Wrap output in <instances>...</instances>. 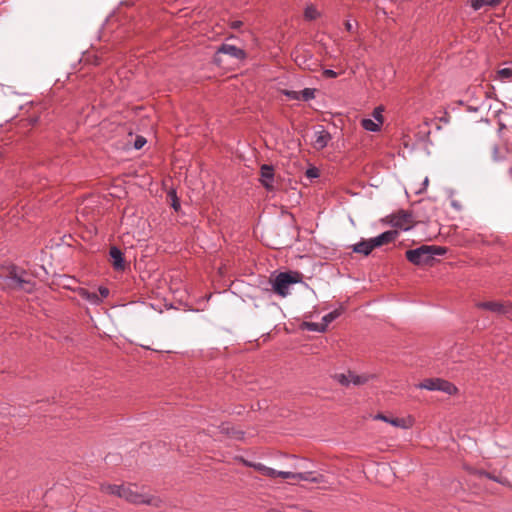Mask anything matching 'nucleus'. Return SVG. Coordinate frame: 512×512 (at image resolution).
I'll return each instance as SVG.
<instances>
[{
  "label": "nucleus",
  "mask_w": 512,
  "mask_h": 512,
  "mask_svg": "<svg viewBox=\"0 0 512 512\" xmlns=\"http://www.w3.org/2000/svg\"><path fill=\"white\" fill-rule=\"evenodd\" d=\"M446 249L434 245H422L418 248L407 250L406 258L417 266L431 265L436 256L444 255Z\"/></svg>",
  "instance_id": "obj_1"
},
{
  "label": "nucleus",
  "mask_w": 512,
  "mask_h": 512,
  "mask_svg": "<svg viewBox=\"0 0 512 512\" xmlns=\"http://www.w3.org/2000/svg\"><path fill=\"white\" fill-rule=\"evenodd\" d=\"M298 282V273L281 272L272 280V288L279 296L286 297L290 293V285Z\"/></svg>",
  "instance_id": "obj_2"
},
{
  "label": "nucleus",
  "mask_w": 512,
  "mask_h": 512,
  "mask_svg": "<svg viewBox=\"0 0 512 512\" xmlns=\"http://www.w3.org/2000/svg\"><path fill=\"white\" fill-rule=\"evenodd\" d=\"M122 499L133 503V504H147L157 506L159 500L150 494H147L143 491H139L137 486L129 485L125 486L124 493L122 494Z\"/></svg>",
  "instance_id": "obj_3"
},
{
  "label": "nucleus",
  "mask_w": 512,
  "mask_h": 512,
  "mask_svg": "<svg viewBox=\"0 0 512 512\" xmlns=\"http://www.w3.org/2000/svg\"><path fill=\"white\" fill-rule=\"evenodd\" d=\"M416 387L428 391H441L448 395H454L458 392L457 387L453 383L441 378L425 379L417 384Z\"/></svg>",
  "instance_id": "obj_4"
},
{
  "label": "nucleus",
  "mask_w": 512,
  "mask_h": 512,
  "mask_svg": "<svg viewBox=\"0 0 512 512\" xmlns=\"http://www.w3.org/2000/svg\"><path fill=\"white\" fill-rule=\"evenodd\" d=\"M294 62L298 67L304 70H315L318 66L317 60L314 59L310 50L298 47L292 52Z\"/></svg>",
  "instance_id": "obj_5"
},
{
  "label": "nucleus",
  "mask_w": 512,
  "mask_h": 512,
  "mask_svg": "<svg viewBox=\"0 0 512 512\" xmlns=\"http://www.w3.org/2000/svg\"><path fill=\"white\" fill-rule=\"evenodd\" d=\"M374 376L372 374H357L353 371L335 375V379L343 386H360L369 382Z\"/></svg>",
  "instance_id": "obj_6"
},
{
  "label": "nucleus",
  "mask_w": 512,
  "mask_h": 512,
  "mask_svg": "<svg viewBox=\"0 0 512 512\" xmlns=\"http://www.w3.org/2000/svg\"><path fill=\"white\" fill-rule=\"evenodd\" d=\"M276 477H281L283 479H297L300 481H308L312 483H323L324 476L315 472H301V473H293L289 471H278L276 470Z\"/></svg>",
  "instance_id": "obj_7"
},
{
  "label": "nucleus",
  "mask_w": 512,
  "mask_h": 512,
  "mask_svg": "<svg viewBox=\"0 0 512 512\" xmlns=\"http://www.w3.org/2000/svg\"><path fill=\"white\" fill-rule=\"evenodd\" d=\"M391 225L399 230L408 231L414 225L413 216L407 212H399L391 216Z\"/></svg>",
  "instance_id": "obj_8"
},
{
  "label": "nucleus",
  "mask_w": 512,
  "mask_h": 512,
  "mask_svg": "<svg viewBox=\"0 0 512 512\" xmlns=\"http://www.w3.org/2000/svg\"><path fill=\"white\" fill-rule=\"evenodd\" d=\"M331 140V135L322 126L314 132L312 144L314 148L321 150L324 149Z\"/></svg>",
  "instance_id": "obj_9"
},
{
  "label": "nucleus",
  "mask_w": 512,
  "mask_h": 512,
  "mask_svg": "<svg viewBox=\"0 0 512 512\" xmlns=\"http://www.w3.org/2000/svg\"><path fill=\"white\" fill-rule=\"evenodd\" d=\"M217 53L229 55L235 59L242 60L246 57L243 49H240L232 44L223 43L217 50Z\"/></svg>",
  "instance_id": "obj_10"
},
{
  "label": "nucleus",
  "mask_w": 512,
  "mask_h": 512,
  "mask_svg": "<svg viewBox=\"0 0 512 512\" xmlns=\"http://www.w3.org/2000/svg\"><path fill=\"white\" fill-rule=\"evenodd\" d=\"M480 309L489 310L491 312L497 313V314H506L509 311V307L505 306L504 304L500 302H494V301H487V302H479L476 305Z\"/></svg>",
  "instance_id": "obj_11"
},
{
  "label": "nucleus",
  "mask_w": 512,
  "mask_h": 512,
  "mask_svg": "<svg viewBox=\"0 0 512 512\" xmlns=\"http://www.w3.org/2000/svg\"><path fill=\"white\" fill-rule=\"evenodd\" d=\"M398 232L396 230H389L371 238L374 247H380L384 244L390 243L396 239Z\"/></svg>",
  "instance_id": "obj_12"
},
{
  "label": "nucleus",
  "mask_w": 512,
  "mask_h": 512,
  "mask_svg": "<svg viewBox=\"0 0 512 512\" xmlns=\"http://www.w3.org/2000/svg\"><path fill=\"white\" fill-rule=\"evenodd\" d=\"M109 255L111 257L112 265L115 270H124L125 268V261L123 257L122 251L116 247L113 246L110 248Z\"/></svg>",
  "instance_id": "obj_13"
},
{
  "label": "nucleus",
  "mask_w": 512,
  "mask_h": 512,
  "mask_svg": "<svg viewBox=\"0 0 512 512\" xmlns=\"http://www.w3.org/2000/svg\"><path fill=\"white\" fill-rule=\"evenodd\" d=\"M352 251L355 253L362 254L364 256H368L373 249L375 248L373 242L370 239H362L360 242L353 244L351 246Z\"/></svg>",
  "instance_id": "obj_14"
},
{
  "label": "nucleus",
  "mask_w": 512,
  "mask_h": 512,
  "mask_svg": "<svg viewBox=\"0 0 512 512\" xmlns=\"http://www.w3.org/2000/svg\"><path fill=\"white\" fill-rule=\"evenodd\" d=\"M274 180V169L272 166L263 165L261 167V183L267 189H271Z\"/></svg>",
  "instance_id": "obj_15"
},
{
  "label": "nucleus",
  "mask_w": 512,
  "mask_h": 512,
  "mask_svg": "<svg viewBox=\"0 0 512 512\" xmlns=\"http://www.w3.org/2000/svg\"><path fill=\"white\" fill-rule=\"evenodd\" d=\"M78 294L91 305H99L101 303V297H98V293L96 291H89L88 289L80 288Z\"/></svg>",
  "instance_id": "obj_16"
},
{
  "label": "nucleus",
  "mask_w": 512,
  "mask_h": 512,
  "mask_svg": "<svg viewBox=\"0 0 512 512\" xmlns=\"http://www.w3.org/2000/svg\"><path fill=\"white\" fill-rule=\"evenodd\" d=\"M375 419L382 420L386 423L391 424L392 426L407 429L409 427L407 421L404 418H390L383 414H377Z\"/></svg>",
  "instance_id": "obj_17"
},
{
  "label": "nucleus",
  "mask_w": 512,
  "mask_h": 512,
  "mask_svg": "<svg viewBox=\"0 0 512 512\" xmlns=\"http://www.w3.org/2000/svg\"><path fill=\"white\" fill-rule=\"evenodd\" d=\"M11 280L16 287L24 289L26 292L29 293L33 291L34 285L29 280L24 279L21 275L13 274L11 276Z\"/></svg>",
  "instance_id": "obj_18"
},
{
  "label": "nucleus",
  "mask_w": 512,
  "mask_h": 512,
  "mask_svg": "<svg viewBox=\"0 0 512 512\" xmlns=\"http://www.w3.org/2000/svg\"><path fill=\"white\" fill-rule=\"evenodd\" d=\"M124 489H125L124 485H115V484H102L101 485L102 492H104L106 494L117 496L119 498L123 497L122 494L124 493Z\"/></svg>",
  "instance_id": "obj_19"
},
{
  "label": "nucleus",
  "mask_w": 512,
  "mask_h": 512,
  "mask_svg": "<svg viewBox=\"0 0 512 512\" xmlns=\"http://www.w3.org/2000/svg\"><path fill=\"white\" fill-rule=\"evenodd\" d=\"M248 465L253 467L264 476L276 478V470L273 468L267 467L262 463H249Z\"/></svg>",
  "instance_id": "obj_20"
},
{
  "label": "nucleus",
  "mask_w": 512,
  "mask_h": 512,
  "mask_svg": "<svg viewBox=\"0 0 512 512\" xmlns=\"http://www.w3.org/2000/svg\"><path fill=\"white\" fill-rule=\"evenodd\" d=\"M500 0H470V5L474 11L482 9L484 6H496Z\"/></svg>",
  "instance_id": "obj_21"
},
{
  "label": "nucleus",
  "mask_w": 512,
  "mask_h": 512,
  "mask_svg": "<svg viewBox=\"0 0 512 512\" xmlns=\"http://www.w3.org/2000/svg\"><path fill=\"white\" fill-rule=\"evenodd\" d=\"M361 125L366 131H370V132H377L380 130V127H381L380 123H378L374 119H368V118L363 119L361 121Z\"/></svg>",
  "instance_id": "obj_22"
},
{
  "label": "nucleus",
  "mask_w": 512,
  "mask_h": 512,
  "mask_svg": "<svg viewBox=\"0 0 512 512\" xmlns=\"http://www.w3.org/2000/svg\"><path fill=\"white\" fill-rule=\"evenodd\" d=\"M305 327L307 330L312 332H325L326 331V324L325 323H316V322H306Z\"/></svg>",
  "instance_id": "obj_23"
},
{
  "label": "nucleus",
  "mask_w": 512,
  "mask_h": 512,
  "mask_svg": "<svg viewBox=\"0 0 512 512\" xmlns=\"http://www.w3.org/2000/svg\"><path fill=\"white\" fill-rule=\"evenodd\" d=\"M512 78V68H502L497 71L496 80L505 82Z\"/></svg>",
  "instance_id": "obj_24"
},
{
  "label": "nucleus",
  "mask_w": 512,
  "mask_h": 512,
  "mask_svg": "<svg viewBox=\"0 0 512 512\" xmlns=\"http://www.w3.org/2000/svg\"><path fill=\"white\" fill-rule=\"evenodd\" d=\"M340 316V311L339 310H334V311H331L327 314H325L323 317H322V323H325L326 324V328L328 327V325L334 321L335 319H337L338 317Z\"/></svg>",
  "instance_id": "obj_25"
},
{
  "label": "nucleus",
  "mask_w": 512,
  "mask_h": 512,
  "mask_svg": "<svg viewBox=\"0 0 512 512\" xmlns=\"http://www.w3.org/2000/svg\"><path fill=\"white\" fill-rule=\"evenodd\" d=\"M301 93V99L304 101H310L315 98L316 89L315 88H304Z\"/></svg>",
  "instance_id": "obj_26"
},
{
  "label": "nucleus",
  "mask_w": 512,
  "mask_h": 512,
  "mask_svg": "<svg viewBox=\"0 0 512 512\" xmlns=\"http://www.w3.org/2000/svg\"><path fill=\"white\" fill-rule=\"evenodd\" d=\"M304 15L307 20H314L319 16V12L314 6L310 5L306 7Z\"/></svg>",
  "instance_id": "obj_27"
},
{
  "label": "nucleus",
  "mask_w": 512,
  "mask_h": 512,
  "mask_svg": "<svg viewBox=\"0 0 512 512\" xmlns=\"http://www.w3.org/2000/svg\"><path fill=\"white\" fill-rule=\"evenodd\" d=\"M383 111H384L383 107L378 106L373 110V113H372L374 120L377 121L378 123H380L381 125L383 124V121H384Z\"/></svg>",
  "instance_id": "obj_28"
},
{
  "label": "nucleus",
  "mask_w": 512,
  "mask_h": 512,
  "mask_svg": "<svg viewBox=\"0 0 512 512\" xmlns=\"http://www.w3.org/2000/svg\"><path fill=\"white\" fill-rule=\"evenodd\" d=\"M169 197L171 198V201H172V207L175 211H178L180 209V202L178 201V198L176 196V193L175 191H171L169 192Z\"/></svg>",
  "instance_id": "obj_29"
},
{
  "label": "nucleus",
  "mask_w": 512,
  "mask_h": 512,
  "mask_svg": "<svg viewBox=\"0 0 512 512\" xmlns=\"http://www.w3.org/2000/svg\"><path fill=\"white\" fill-rule=\"evenodd\" d=\"M285 95L291 99V100H300L301 99V93L300 91H294V90H290V91H285Z\"/></svg>",
  "instance_id": "obj_30"
},
{
  "label": "nucleus",
  "mask_w": 512,
  "mask_h": 512,
  "mask_svg": "<svg viewBox=\"0 0 512 512\" xmlns=\"http://www.w3.org/2000/svg\"><path fill=\"white\" fill-rule=\"evenodd\" d=\"M98 297H101V302L103 301V299H105L106 297H108L109 295V289L104 287V286H100L98 288Z\"/></svg>",
  "instance_id": "obj_31"
},
{
  "label": "nucleus",
  "mask_w": 512,
  "mask_h": 512,
  "mask_svg": "<svg viewBox=\"0 0 512 512\" xmlns=\"http://www.w3.org/2000/svg\"><path fill=\"white\" fill-rule=\"evenodd\" d=\"M485 476L495 482H498L502 485H508L509 484V481L507 479H500L498 477H495V476H492L491 474L489 473H485Z\"/></svg>",
  "instance_id": "obj_32"
},
{
  "label": "nucleus",
  "mask_w": 512,
  "mask_h": 512,
  "mask_svg": "<svg viewBox=\"0 0 512 512\" xmlns=\"http://www.w3.org/2000/svg\"><path fill=\"white\" fill-rule=\"evenodd\" d=\"M146 144V139L144 137H137L134 142L135 149H141Z\"/></svg>",
  "instance_id": "obj_33"
},
{
  "label": "nucleus",
  "mask_w": 512,
  "mask_h": 512,
  "mask_svg": "<svg viewBox=\"0 0 512 512\" xmlns=\"http://www.w3.org/2000/svg\"><path fill=\"white\" fill-rule=\"evenodd\" d=\"M306 175L308 178H317L319 176V172L317 168H309L306 171Z\"/></svg>",
  "instance_id": "obj_34"
},
{
  "label": "nucleus",
  "mask_w": 512,
  "mask_h": 512,
  "mask_svg": "<svg viewBox=\"0 0 512 512\" xmlns=\"http://www.w3.org/2000/svg\"><path fill=\"white\" fill-rule=\"evenodd\" d=\"M323 75L327 78H336L338 76L337 72L332 69H325Z\"/></svg>",
  "instance_id": "obj_35"
},
{
  "label": "nucleus",
  "mask_w": 512,
  "mask_h": 512,
  "mask_svg": "<svg viewBox=\"0 0 512 512\" xmlns=\"http://www.w3.org/2000/svg\"><path fill=\"white\" fill-rule=\"evenodd\" d=\"M382 471L383 473H391V468L387 465H382L378 468V472Z\"/></svg>",
  "instance_id": "obj_36"
},
{
  "label": "nucleus",
  "mask_w": 512,
  "mask_h": 512,
  "mask_svg": "<svg viewBox=\"0 0 512 512\" xmlns=\"http://www.w3.org/2000/svg\"><path fill=\"white\" fill-rule=\"evenodd\" d=\"M345 28L348 30V31H353L354 30V25L352 24L351 21H346L345 23Z\"/></svg>",
  "instance_id": "obj_37"
},
{
  "label": "nucleus",
  "mask_w": 512,
  "mask_h": 512,
  "mask_svg": "<svg viewBox=\"0 0 512 512\" xmlns=\"http://www.w3.org/2000/svg\"><path fill=\"white\" fill-rule=\"evenodd\" d=\"M241 24H242L241 21H234V22H232V28L237 29L241 26Z\"/></svg>",
  "instance_id": "obj_38"
},
{
  "label": "nucleus",
  "mask_w": 512,
  "mask_h": 512,
  "mask_svg": "<svg viewBox=\"0 0 512 512\" xmlns=\"http://www.w3.org/2000/svg\"><path fill=\"white\" fill-rule=\"evenodd\" d=\"M428 183H429V179H428V177H426L423 181V186L426 188L428 186Z\"/></svg>",
  "instance_id": "obj_39"
},
{
  "label": "nucleus",
  "mask_w": 512,
  "mask_h": 512,
  "mask_svg": "<svg viewBox=\"0 0 512 512\" xmlns=\"http://www.w3.org/2000/svg\"><path fill=\"white\" fill-rule=\"evenodd\" d=\"M452 205H453L455 208L459 209L458 204H456L455 202H453V203H452Z\"/></svg>",
  "instance_id": "obj_40"
}]
</instances>
